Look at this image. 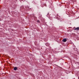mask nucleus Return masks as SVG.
<instances>
[{
    "label": "nucleus",
    "mask_w": 79,
    "mask_h": 79,
    "mask_svg": "<svg viewBox=\"0 0 79 79\" xmlns=\"http://www.w3.org/2000/svg\"><path fill=\"white\" fill-rule=\"evenodd\" d=\"M76 2V0H72V2L73 3L72 4H74V3H75Z\"/></svg>",
    "instance_id": "1"
},
{
    "label": "nucleus",
    "mask_w": 79,
    "mask_h": 79,
    "mask_svg": "<svg viewBox=\"0 0 79 79\" xmlns=\"http://www.w3.org/2000/svg\"><path fill=\"white\" fill-rule=\"evenodd\" d=\"M74 30H75V31H79V27H77V28H75L74 29Z\"/></svg>",
    "instance_id": "2"
},
{
    "label": "nucleus",
    "mask_w": 79,
    "mask_h": 79,
    "mask_svg": "<svg viewBox=\"0 0 79 79\" xmlns=\"http://www.w3.org/2000/svg\"><path fill=\"white\" fill-rule=\"evenodd\" d=\"M18 69V68L16 67H15L14 69V70H15V71H16V70Z\"/></svg>",
    "instance_id": "3"
},
{
    "label": "nucleus",
    "mask_w": 79,
    "mask_h": 79,
    "mask_svg": "<svg viewBox=\"0 0 79 79\" xmlns=\"http://www.w3.org/2000/svg\"><path fill=\"white\" fill-rule=\"evenodd\" d=\"M62 41L64 42H66V41H67V40H62Z\"/></svg>",
    "instance_id": "4"
},
{
    "label": "nucleus",
    "mask_w": 79,
    "mask_h": 79,
    "mask_svg": "<svg viewBox=\"0 0 79 79\" xmlns=\"http://www.w3.org/2000/svg\"><path fill=\"white\" fill-rule=\"evenodd\" d=\"M63 40H68V39L67 38H64Z\"/></svg>",
    "instance_id": "5"
},
{
    "label": "nucleus",
    "mask_w": 79,
    "mask_h": 79,
    "mask_svg": "<svg viewBox=\"0 0 79 79\" xmlns=\"http://www.w3.org/2000/svg\"><path fill=\"white\" fill-rule=\"evenodd\" d=\"M74 50H77V49L76 48H74Z\"/></svg>",
    "instance_id": "6"
},
{
    "label": "nucleus",
    "mask_w": 79,
    "mask_h": 79,
    "mask_svg": "<svg viewBox=\"0 0 79 79\" xmlns=\"http://www.w3.org/2000/svg\"><path fill=\"white\" fill-rule=\"evenodd\" d=\"M37 23H40V21L39 20H37Z\"/></svg>",
    "instance_id": "7"
}]
</instances>
